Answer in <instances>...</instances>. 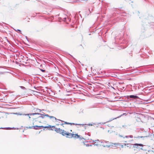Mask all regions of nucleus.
Wrapping results in <instances>:
<instances>
[{
	"instance_id": "obj_1",
	"label": "nucleus",
	"mask_w": 154,
	"mask_h": 154,
	"mask_svg": "<svg viewBox=\"0 0 154 154\" xmlns=\"http://www.w3.org/2000/svg\"><path fill=\"white\" fill-rule=\"evenodd\" d=\"M27 116L30 120H32L33 123L32 126L39 123L47 122L48 115L42 114L39 113H30L25 114Z\"/></svg>"
},
{
	"instance_id": "obj_2",
	"label": "nucleus",
	"mask_w": 154,
	"mask_h": 154,
	"mask_svg": "<svg viewBox=\"0 0 154 154\" xmlns=\"http://www.w3.org/2000/svg\"><path fill=\"white\" fill-rule=\"evenodd\" d=\"M54 128V126H51L49 125L48 126H38L37 125L35 126H31L27 127L26 128L28 129H32L33 128L35 129H41L42 128H47L49 130L53 131V129H52L51 128Z\"/></svg>"
},
{
	"instance_id": "obj_3",
	"label": "nucleus",
	"mask_w": 154,
	"mask_h": 154,
	"mask_svg": "<svg viewBox=\"0 0 154 154\" xmlns=\"http://www.w3.org/2000/svg\"><path fill=\"white\" fill-rule=\"evenodd\" d=\"M57 119L55 117L53 116H50L48 115L47 122L51 124H54L57 121Z\"/></svg>"
},
{
	"instance_id": "obj_4",
	"label": "nucleus",
	"mask_w": 154,
	"mask_h": 154,
	"mask_svg": "<svg viewBox=\"0 0 154 154\" xmlns=\"http://www.w3.org/2000/svg\"><path fill=\"white\" fill-rule=\"evenodd\" d=\"M75 125H78L77 128L79 131H84L86 129V127L84 125L75 124Z\"/></svg>"
},
{
	"instance_id": "obj_5",
	"label": "nucleus",
	"mask_w": 154,
	"mask_h": 154,
	"mask_svg": "<svg viewBox=\"0 0 154 154\" xmlns=\"http://www.w3.org/2000/svg\"><path fill=\"white\" fill-rule=\"evenodd\" d=\"M72 137L75 139H79L80 140L83 139V137L81 135H79L77 134L71 133V136H70L69 138H71Z\"/></svg>"
},
{
	"instance_id": "obj_6",
	"label": "nucleus",
	"mask_w": 154,
	"mask_h": 154,
	"mask_svg": "<svg viewBox=\"0 0 154 154\" xmlns=\"http://www.w3.org/2000/svg\"><path fill=\"white\" fill-rule=\"evenodd\" d=\"M61 134H62L63 136H66L67 137L69 138L70 136H71V133L64 130H62Z\"/></svg>"
},
{
	"instance_id": "obj_7",
	"label": "nucleus",
	"mask_w": 154,
	"mask_h": 154,
	"mask_svg": "<svg viewBox=\"0 0 154 154\" xmlns=\"http://www.w3.org/2000/svg\"><path fill=\"white\" fill-rule=\"evenodd\" d=\"M102 146L104 147H109L110 146H112V144H110L108 141H103V142Z\"/></svg>"
},
{
	"instance_id": "obj_8",
	"label": "nucleus",
	"mask_w": 154,
	"mask_h": 154,
	"mask_svg": "<svg viewBox=\"0 0 154 154\" xmlns=\"http://www.w3.org/2000/svg\"><path fill=\"white\" fill-rule=\"evenodd\" d=\"M139 146H142L143 147V145L141 144L136 143L134 145V147H135L137 148H139Z\"/></svg>"
},
{
	"instance_id": "obj_9",
	"label": "nucleus",
	"mask_w": 154,
	"mask_h": 154,
	"mask_svg": "<svg viewBox=\"0 0 154 154\" xmlns=\"http://www.w3.org/2000/svg\"><path fill=\"white\" fill-rule=\"evenodd\" d=\"M62 129L60 128H56L55 129V131L57 133L61 134Z\"/></svg>"
},
{
	"instance_id": "obj_10",
	"label": "nucleus",
	"mask_w": 154,
	"mask_h": 154,
	"mask_svg": "<svg viewBox=\"0 0 154 154\" xmlns=\"http://www.w3.org/2000/svg\"><path fill=\"white\" fill-rule=\"evenodd\" d=\"M128 97L130 98H134V99L137 98H138L137 96L134 95H129Z\"/></svg>"
},
{
	"instance_id": "obj_11",
	"label": "nucleus",
	"mask_w": 154,
	"mask_h": 154,
	"mask_svg": "<svg viewBox=\"0 0 154 154\" xmlns=\"http://www.w3.org/2000/svg\"><path fill=\"white\" fill-rule=\"evenodd\" d=\"M100 141L98 140H95L94 141V144L97 146L100 144Z\"/></svg>"
},
{
	"instance_id": "obj_12",
	"label": "nucleus",
	"mask_w": 154,
	"mask_h": 154,
	"mask_svg": "<svg viewBox=\"0 0 154 154\" xmlns=\"http://www.w3.org/2000/svg\"><path fill=\"white\" fill-rule=\"evenodd\" d=\"M133 137V136L132 135H131L128 136H125V137H124V138H128L129 137L132 138Z\"/></svg>"
},
{
	"instance_id": "obj_13",
	"label": "nucleus",
	"mask_w": 154,
	"mask_h": 154,
	"mask_svg": "<svg viewBox=\"0 0 154 154\" xmlns=\"http://www.w3.org/2000/svg\"><path fill=\"white\" fill-rule=\"evenodd\" d=\"M65 123L66 124H69L71 125H75V124L73 123H68V122H65Z\"/></svg>"
},
{
	"instance_id": "obj_14",
	"label": "nucleus",
	"mask_w": 154,
	"mask_h": 154,
	"mask_svg": "<svg viewBox=\"0 0 154 154\" xmlns=\"http://www.w3.org/2000/svg\"><path fill=\"white\" fill-rule=\"evenodd\" d=\"M124 145L125 146H127L128 147L130 146V144H124Z\"/></svg>"
},
{
	"instance_id": "obj_15",
	"label": "nucleus",
	"mask_w": 154,
	"mask_h": 154,
	"mask_svg": "<svg viewBox=\"0 0 154 154\" xmlns=\"http://www.w3.org/2000/svg\"><path fill=\"white\" fill-rule=\"evenodd\" d=\"M40 70L42 72H45V70H44V69H40Z\"/></svg>"
},
{
	"instance_id": "obj_16",
	"label": "nucleus",
	"mask_w": 154,
	"mask_h": 154,
	"mask_svg": "<svg viewBox=\"0 0 154 154\" xmlns=\"http://www.w3.org/2000/svg\"><path fill=\"white\" fill-rule=\"evenodd\" d=\"M56 128H55V126H54V128H52V129H53V130H55V129Z\"/></svg>"
},
{
	"instance_id": "obj_17",
	"label": "nucleus",
	"mask_w": 154,
	"mask_h": 154,
	"mask_svg": "<svg viewBox=\"0 0 154 154\" xmlns=\"http://www.w3.org/2000/svg\"><path fill=\"white\" fill-rule=\"evenodd\" d=\"M17 31H19V32H20V31H20V30H19V29H18V30H17Z\"/></svg>"
},
{
	"instance_id": "obj_18",
	"label": "nucleus",
	"mask_w": 154,
	"mask_h": 154,
	"mask_svg": "<svg viewBox=\"0 0 154 154\" xmlns=\"http://www.w3.org/2000/svg\"><path fill=\"white\" fill-rule=\"evenodd\" d=\"M128 141V140H127H127H126V141H125V142H127V141Z\"/></svg>"
},
{
	"instance_id": "obj_19",
	"label": "nucleus",
	"mask_w": 154,
	"mask_h": 154,
	"mask_svg": "<svg viewBox=\"0 0 154 154\" xmlns=\"http://www.w3.org/2000/svg\"><path fill=\"white\" fill-rule=\"evenodd\" d=\"M3 118V116L0 117V119L1 118Z\"/></svg>"
},
{
	"instance_id": "obj_20",
	"label": "nucleus",
	"mask_w": 154,
	"mask_h": 154,
	"mask_svg": "<svg viewBox=\"0 0 154 154\" xmlns=\"http://www.w3.org/2000/svg\"><path fill=\"white\" fill-rule=\"evenodd\" d=\"M96 107V106H95H95H93V108Z\"/></svg>"
},
{
	"instance_id": "obj_21",
	"label": "nucleus",
	"mask_w": 154,
	"mask_h": 154,
	"mask_svg": "<svg viewBox=\"0 0 154 154\" xmlns=\"http://www.w3.org/2000/svg\"><path fill=\"white\" fill-rule=\"evenodd\" d=\"M70 131H71V132L72 131V130H70Z\"/></svg>"
}]
</instances>
